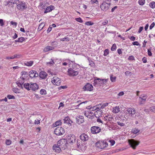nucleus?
I'll use <instances>...</instances> for the list:
<instances>
[{
	"instance_id": "1",
	"label": "nucleus",
	"mask_w": 155,
	"mask_h": 155,
	"mask_svg": "<svg viewBox=\"0 0 155 155\" xmlns=\"http://www.w3.org/2000/svg\"><path fill=\"white\" fill-rule=\"evenodd\" d=\"M16 5V8L18 10L23 11L28 8L27 4L23 1L18 0Z\"/></svg>"
},
{
	"instance_id": "2",
	"label": "nucleus",
	"mask_w": 155,
	"mask_h": 155,
	"mask_svg": "<svg viewBox=\"0 0 155 155\" xmlns=\"http://www.w3.org/2000/svg\"><path fill=\"white\" fill-rule=\"evenodd\" d=\"M95 146L98 149H108V143L107 141H98L95 143Z\"/></svg>"
},
{
	"instance_id": "3",
	"label": "nucleus",
	"mask_w": 155,
	"mask_h": 155,
	"mask_svg": "<svg viewBox=\"0 0 155 155\" xmlns=\"http://www.w3.org/2000/svg\"><path fill=\"white\" fill-rule=\"evenodd\" d=\"M136 110L134 108L129 107L126 109L125 110L124 113L125 116H126L127 118H131V117H134L135 115Z\"/></svg>"
},
{
	"instance_id": "4",
	"label": "nucleus",
	"mask_w": 155,
	"mask_h": 155,
	"mask_svg": "<svg viewBox=\"0 0 155 155\" xmlns=\"http://www.w3.org/2000/svg\"><path fill=\"white\" fill-rule=\"evenodd\" d=\"M67 72L68 75L71 77L76 76L79 74L78 69L75 67L69 68Z\"/></svg>"
},
{
	"instance_id": "5",
	"label": "nucleus",
	"mask_w": 155,
	"mask_h": 155,
	"mask_svg": "<svg viewBox=\"0 0 155 155\" xmlns=\"http://www.w3.org/2000/svg\"><path fill=\"white\" fill-rule=\"evenodd\" d=\"M68 143L67 140L62 139L59 140L57 142V145L61 149L64 150L67 147Z\"/></svg>"
},
{
	"instance_id": "6",
	"label": "nucleus",
	"mask_w": 155,
	"mask_h": 155,
	"mask_svg": "<svg viewBox=\"0 0 155 155\" xmlns=\"http://www.w3.org/2000/svg\"><path fill=\"white\" fill-rule=\"evenodd\" d=\"M54 132L57 135H61L64 133L65 130L63 128L59 127L54 129Z\"/></svg>"
},
{
	"instance_id": "7",
	"label": "nucleus",
	"mask_w": 155,
	"mask_h": 155,
	"mask_svg": "<svg viewBox=\"0 0 155 155\" xmlns=\"http://www.w3.org/2000/svg\"><path fill=\"white\" fill-rule=\"evenodd\" d=\"M110 5V3H107L105 1H104L100 5V8L101 10L106 12L109 9Z\"/></svg>"
},
{
	"instance_id": "8",
	"label": "nucleus",
	"mask_w": 155,
	"mask_h": 155,
	"mask_svg": "<svg viewBox=\"0 0 155 155\" xmlns=\"http://www.w3.org/2000/svg\"><path fill=\"white\" fill-rule=\"evenodd\" d=\"M51 82L54 85L58 86L61 83L60 79L56 76H55L51 79Z\"/></svg>"
},
{
	"instance_id": "9",
	"label": "nucleus",
	"mask_w": 155,
	"mask_h": 155,
	"mask_svg": "<svg viewBox=\"0 0 155 155\" xmlns=\"http://www.w3.org/2000/svg\"><path fill=\"white\" fill-rule=\"evenodd\" d=\"M129 144L131 147L134 149H135L136 147L139 144L140 142L133 139L130 140H128Z\"/></svg>"
},
{
	"instance_id": "10",
	"label": "nucleus",
	"mask_w": 155,
	"mask_h": 155,
	"mask_svg": "<svg viewBox=\"0 0 155 155\" xmlns=\"http://www.w3.org/2000/svg\"><path fill=\"white\" fill-rule=\"evenodd\" d=\"M67 142L69 143H73L75 142V137L74 135L70 134L67 137Z\"/></svg>"
},
{
	"instance_id": "11",
	"label": "nucleus",
	"mask_w": 155,
	"mask_h": 155,
	"mask_svg": "<svg viewBox=\"0 0 155 155\" xmlns=\"http://www.w3.org/2000/svg\"><path fill=\"white\" fill-rule=\"evenodd\" d=\"M84 115L87 118L92 119L94 117V114L92 112L87 110L84 112Z\"/></svg>"
},
{
	"instance_id": "12",
	"label": "nucleus",
	"mask_w": 155,
	"mask_h": 155,
	"mask_svg": "<svg viewBox=\"0 0 155 155\" xmlns=\"http://www.w3.org/2000/svg\"><path fill=\"white\" fill-rule=\"evenodd\" d=\"M91 133L93 134L99 133L101 131L100 127L96 126L92 127L91 128Z\"/></svg>"
},
{
	"instance_id": "13",
	"label": "nucleus",
	"mask_w": 155,
	"mask_h": 155,
	"mask_svg": "<svg viewBox=\"0 0 155 155\" xmlns=\"http://www.w3.org/2000/svg\"><path fill=\"white\" fill-rule=\"evenodd\" d=\"M82 89L84 91H91L93 89V87L92 85L89 84L87 83L82 88Z\"/></svg>"
},
{
	"instance_id": "14",
	"label": "nucleus",
	"mask_w": 155,
	"mask_h": 155,
	"mask_svg": "<svg viewBox=\"0 0 155 155\" xmlns=\"http://www.w3.org/2000/svg\"><path fill=\"white\" fill-rule=\"evenodd\" d=\"M76 122L79 124L83 123L84 121V118L82 116H77L76 118Z\"/></svg>"
},
{
	"instance_id": "15",
	"label": "nucleus",
	"mask_w": 155,
	"mask_h": 155,
	"mask_svg": "<svg viewBox=\"0 0 155 155\" xmlns=\"http://www.w3.org/2000/svg\"><path fill=\"white\" fill-rule=\"evenodd\" d=\"M38 87V85L36 83H31L30 84V90L35 91L37 90Z\"/></svg>"
},
{
	"instance_id": "16",
	"label": "nucleus",
	"mask_w": 155,
	"mask_h": 155,
	"mask_svg": "<svg viewBox=\"0 0 155 155\" xmlns=\"http://www.w3.org/2000/svg\"><path fill=\"white\" fill-rule=\"evenodd\" d=\"M29 75L31 78H33L38 77V74L36 71L32 70L29 72Z\"/></svg>"
},
{
	"instance_id": "17",
	"label": "nucleus",
	"mask_w": 155,
	"mask_h": 155,
	"mask_svg": "<svg viewBox=\"0 0 155 155\" xmlns=\"http://www.w3.org/2000/svg\"><path fill=\"white\" fill-rule=\"evenodd\" d=\"M113 119V117L112 115L110 114H107L105 116L104 118V120L106 121H111Z\"/></svg>"
},
{
	"instance_id": "18",
	"label": "nucleus",
	"mask_w": 155,
	"mask_h": 155,
	"mask_svg": "<svg viewBox=\"0 0 155 155\" xmlns=\"http://www.w3.org/2000/svg\"><path fill=\"white\" fill-rule=\"evenodd\" d=\"M48 74L44 71H41L39 74V76L42 79H45L47 78Z\"/></svg>"
},
{
	"instance_id": "19",
	"label": "nucleus",
	"mask_w": 155,
	"mask_h": 155,
	"mask_svg": "<svg viewBox=\"0 0 155 155\" xmlns=\"http://www.w3.org/2000/svg\"><path fill=\"white\" fill-rule=\"evenodd\" d=\"M53 149L57 153H59L61 151V148L58 145L55 144L53 146Z\"/></svg>"
},
{
	"instance_id": "20",
	"label": "nucleus",
	"mask_w": 155,
	"mask_h": 155,
	"mask_svg": "<svg viewBox=\"0 0 155 155\" xmlns=\"http://www.w3.org/2000/svg\"><path fill=\"white\" fill-rule=\"evenodd\" d=\"M81 139L84 141H86L88 139V136L85 134H81L80 136Z\"/></svg>"
},
{
	"instance_id": "21",
	"label": "nucleus",
	"mask_w": 155,
	"mask_h": 155,
	"mask_svg": "<svg viewBox=\"0 0 155 155\" xmlns=\"http://www.w3.org/2000/svg\"><path fill=\"white\" fill-rule=\"evenodd\" d=\"M54 7L53 5H51L48 7L44 12L45 13L50 12L54 9Z\"/></svg>"
},
{
	"instance_id": "22",
	"label": "nucleus",
	"mask_w": 155,
	"mask_h": 155,
	"mask_svg": "<svg viewBox=\"0 0 155 155\" xmlns=\"http://www.w3.org/2000/svg\"><path fill=\"white\" fill-rule=\"evenodd\" d=\"M102 111L101 110L99 109L97 110L94 113V116L97 118H99L101 116Z\"/></svg>"
},
{
	"instance_id": "23",
	"label": "nucleus",
	"mask_w": 155,
	"mask_h": 155,
	"mask_svg": "<svg viewBox=\"0 0 155 155\" xmlns=\"http://www.w3.org/2000/svg\"><path fill=\"white\" fill-rule=\"evenodd\" d=\"M54 48L53 47L48 46L45 47L43 49L44 52H46L49 51L54 49Z\"/></svg>"
},
{
	"instance_id": "24",
	"label": "nucleus",
	"mask_w": 155,
	"mask_h": 155,
	"mask_svg": "<svg viewBox=\"0 0 155 155\" xmlns=\"http://www.w3.org/2000/svg\"><path fill=\"white\" fill-rule=\"evenodd\" d=\"M77 146H78V147L82 151H84L85 150L86 148V146L84 144V145H83L82 144H79L78 143L77 144Z\"/></svg>"
},
{
	"instance_id": "25",
	"label": "nucleus",
	"mask_w": 155,
	"mask_h": 155,
	"mask_svg": "<svg viewBox=\"0 0 155 155\" xmlns=\"http://www.w3.org/2000/svg\"><path fill=\"white\" fill-rule=\"evenodd\" d=\"M24 83V80L21 79L19 80L17 82L18 86L21 88L22 87V85Z\"/></svg>"
},
{
	"instance_id": "26",
	"label": "nucleus",
	"mask_w": 155,
	"mask_h": 155,
	"mask_svg": "<svg viewBox=\"0 0 155 155\" xmlns=\"http://www.w3.org/2000/svg\"><path fill=\"white\" fill-rule=\"evenodd\" d=\"M103 81H104V82H106L107 81V80L104 79L102 80L99 78H98L97 79L95 80L94 81V82L97 84H100L101 82H102Z\"/></svg>"
},
{
	"instance_id": "27",
	"label": "nucleus",
	"mask_w": 155,
	"mask_h": 155,
	"mask_svg": "<svg viewBox=\"0 0 155 155\" xmlns=\"http://www.w3.org/2000/svg\"><path fill=\"white\" fill-rule=\"evenodd\" d=\"M108 143V148H109L111 146H112L114 145V144L115 143V141L112 140H110L108 141H107Z\"/></svg>"
},
{
	"instance_id": "28",
	"label": "nucleus",
	"mask_w": 155,
	"mask_h": 155,
	"mask_svg": "<svg viewBox=\"0 0 155 155\" xmlns=\"http://www.w3.org/2000/svg\"><path fill=\"white\" fill-rule=\"evenodd\" d=\"M120 111L119 107L117 106L113 107L112 112L114 113H116L119 112Z\"/></svg>"
},
{
	"instance_id": "29",
	"label": "nucleus",
	"mask_w": 155,
	"mask_h": 155,
	"mask_svg": "<svg viewBox=\"0 0 155 155\" xmlns=\"http://www.w3.org/2000/svg\"><path fill=\"white\" fill-rule=\"evenodd\" d=\"M147 96L146 95H141L139 97V99L141 100H142L143 101L145 102L146 101L147 98Z\"/></svg>"
},
{
	"instance_id": "30",
	"label": "nucleus",
	"mask_w": 155,
	"mask_h": 155,
	"mask_svg": "<svg viewBox=\"0 0 155 155\" xmlns=\"http://www.w3.org/2000/svg\"><path fill=\"white\" fill-rule=\"evenodd\" d=\"M33 62V61H29L26 62L24 63V64H25V65L26 66L30 67V66H31L32 65Z\"/></svg>"
},
{
	"instance_id": "31",
	"label": "nucleus",
	"mask_w": 155,
	"mask_h": 155,
	"mask_svg": "<svg viewBox=\"0 0 155 155\" xmlns=\"http://www.w3.org/2000/svg\"><path fill=\"white\" fill-rule=\"evenodd\" d=\"M131 132L134 134H137L140 132V130L138 128H134L132 129Z\"/></svg>"
},
{
	"instance_id": "32",
	"label": "nucleus",
	"mask_w": 155,
	"mask_h": 155,
	"mask_svg": "<svg viewBox=\"0 0 155 155\" xmlns=\"http://www.w3.org/2000/svg\"><path fill=\"white\" fill-rule=\"evenodd\" d=\"M64 123L67 124H70L71 121L70 120L68 117H66L64 119Z\"/></svg>"
},
{
	"instance_id": "33",
	"label": "nucleus",
	"mask_w": 155,
	"mask_h": 155,
	"mask_svg": "<svg viewBox=\"0 0 155 155\" xmlns=\"http://www.w3.org/2000/svg\"><path fill=\"white\" fill-rule=\"evenodd\" d=\"M30 84L28 83H25L23 85L24 88L28 91L30 90Z\"/></svg>"
},
{
	"instance_id": "34",
	"label": "nucleus",
	"mask_w": 155,
	"mask_h": 155,
	"mask_svg": "<svg viewBox=\"0 0 155 155\" xmlns=\"http://www.w3.org/2000/svg\"><path fill=\"white\" fill-rule=\"evenodd\" d=\"M87 102V101H85L84 102H81V101L80 100L78 101L77 102H76V104H78L77 105V106L78 107V106L83 104H85Z\"/></svg>"
},
{
	"instance_id": "35",
	"label": "nucleus",
	"mask_w": 155,
	"mask_h": 155,
	"mask_svg": "<svg viewBox=\"0 0 155 155\" xmlns=\"http://www.w3.org/2000/svg\"><path fill=\"white\" fill-rule=\"evenodd\" d=\"M91 2L92 4H96L97 6L99 5V2L98 0H91Z\"/></svg>"
},
{
	"instance_id": "36",
	"label": "nucleus",
	"mask_w": 155,
	"mask_h": 155,
	"mask_svg": "<svg viewBox=\"0 0 155 155\" xmlns=\"http://www.w3.org/2000/svg\"><path fill=\"white\" fill-rule=\"evenodd\" d=\"M18 1V0H8V4L11 3L15 4H17V2Z\"/></svg>"
},
{
	"instance_id": "37",
	"label": "nucleus",
	"mask_w": 155,
	"mask_h": 155,
	"mask_svg": "<svg viewBox=\"0 0 155 155\" xmlns=\"http://www.w3.org/2000/svg\"><path fill=\"white\" fill-rule=\"evenodd\" d=\"M45 25L44 23H41L39 25L38 28V30L40 31L44 27Z\"/></svg>"
},
{
	"instance_id": "38",
	"label": "nucleus",
	"mask_w": 155,
	"mask_h": 155,
	"mask_svg": "<svg viewBox=\"0 0 155 155\" xmlns=\"http://www.w3.org/2000/svg\"><path fill=\"white\" fill-rule=\"evenodd\" d=\"M62 124V122L61 120H58L55 122L54 124V126H57L61 125Z\"/></svg>"
},
{
	"instance_id": "39",
	"label": "nucleus",
	"mask_w": 155,
	"mask_h": 155,
	"mask_svg": "<svg viewBox=\"0 0 155 155\" xmlns=\"http://www.w3.org/2000/svg\"><path fill=\"white\" fill-rule=\"evenodd\" d=\"M54 64L53 60L51 59V61L47 63V65H52Z\"/></svg>"
},
{
	"instance_id": "40",
	"label": "nucleus",
	"mask_w": 155,
	"mask_h": 155,
	"mask_svg": "<svg viewBox=\"0 0 155 155\" xmlns=\"http://www.w3.org/2000/svg\"><path fill=\"white\" fill-rule=\"evenodd\" d=\"M150 6L152 8H155V2H152L150 3Z\"/></svg>"
},
{
	"instance_id": "41",
	"label": "nucleus",
	"mask_w": 155,
	"mask_h": 155,
	"mask_svg": "<svg viewBox=\"0 0 155 155\" xmlns=\"http://www.w3.org/2000/svg\"><path fill=\"white\" fill-rule=\"evenodd\" d=\"M145 0H139L138 1L139 4L141 5H143L145 4Z\"/></svg>"
},
{
	"instance_id": "42",
	"label": "nucleus",
	"mask_w": 155,
	"mask_h": 155,
	"mask_svg": "<svg viewBox=\"0 0 155 155\" xmlns=\"http://www.w3.org/2000/svg\"><path fill=\"white\" fill-rule=\"evenodd\" d=\"M116 77H113L112 75L110 76V79L112 82H115L116 81Z\"/></svg>"
},
{
	"instance_id": "43",
	"label": "nucleus",
	"mask_w": 155,
	"mask_h": 155,
	"mask_svg": "<svg viewBox=\"0 0 155 155\" xmlns=\"http://www.w3.org/2000/svg\"><path fill=\"white\" fill-rule=\"evenodd\" d=\"M40 93L41 95L45 94L47 93L46 90L43 89L40 90Z\"/></svg>"
},
{
	"instance_id": "44",
	"label": "nucleus",
	"mask_w": 155,
	"mask_h": 155,
	"mask_svg": "<svg viewBox=\"0 0 155 155\" xmlns=\"http://www.w3.org/2000/svg\"><path fill=\"white\" fill-rule=\"evenodd\" d=\"M150 109L151 112L155 113V105L150 107Z\"/></svg>"
},
{
	"instance_id": "45",
	"label": "nucleus",
	"mask_w": 155,
	"mask_h": 155,
	"mask_svg": "<svg viewBox=\"0 0 155 155\" xmlns=\"http://www.w3.org/2000/svg\"><path fill=\"white\" fill-rule=\"evenodd\" d=\"M75 20L79 22L80 23H82L83 22V20L80 17L76 18H75Z\"/></svg>"
},
{
	"instance_id": "46",
	"label": "nucleus",
	"mask_w": 155,
	"mask_h": 155,
	"mask_svg": "<svg viewBox=\"0 0 155 155\" xmlns=\"http://www.w3.org/2000/svg\"><path fill=\"white\" fill-rule=\"evenodd\" d=\"M109 53V51L108 49H106L104 51V56H107Z\"/></svg>"
},
{
	"instance_id": "47",
	"label": "nucleus",
	"mask_w": 155,
	"mask_h": 155,
	"mask_svg": "<svg viewBox=\"0 0 155 155\" xmlns=\"http://www.w3.org/2000/svg\"><path fill=\"white\" fill-rule=\"evenodd\" d=\"M70 40V39L69 38L67 37H65L63 38H61V41H69Z\"/></svg>"
},
{
	"instance_id": "48",
	"label": "nucleus",
	"mask_w": 155,
	"mask_h": 155,
	"mask_svg": "<svg viewBox=\"0 0 155 155\" xmlns=\"http://www.w3.org/2000/svg\"><path fill=\"white\" fill-rule=\"evenodd\" d=\"M117 48V47L116 46V45L115 44H113L112 45V46L111 48V50L112 51H114L116 50Z\"/></svg>"
},
{
	"instance_id": "49",
	"label": "nucleus",
	"mask_w": 155,
	"mask_h": 155,
	"mask_svg": "<svg viewBox=\"0 0 155 155\" xmlns=\"http://www.w3.org/2000/svg\"><path fill=\"white\" fill-rule=\"evenodd\" d=\"M94 24L93 23L91 22V21H88L85 22V25L89 26L92 25Z\"/></svg>"
},
{
	"instance_id": "50",
	"label": "nucleus",
	"mask_w": 155,
	"mask_h": 155,
	"mask_svg": "<svg viewBox=\"0 0 155 155\" xmlns=\"http://www.w3.org/2000/svg\"><path fill=\"white\" fill-rule=\"evenodd\" d=\"M25 40V38L23 37H21L18 38V41H19V42H22Z\"/></svg>"
},
{
	"instance_id": "51",
	"label": "nucleus",
	"mask_w": 155,
	"mask_h": 155,
	"mask_svg": "<svg viewBox=\"0 0 155 155\" xmlns=\"http://www.w3.org/2000/svg\"><path fill=\"white\" fill-rule=\"evenodd\" d=\"M7 97L9 99H15V97L13 95H8L7 96Z\"/></svg>"
},
{
	"instance_id": "52",
	"label": "nucleus",
	"mask_w": 155,
	"mask_h": 155,
	"mask_svg": "<svg viewBox=\"0 0 155 155\" xmlns=\"http://www.w3.org/2000/svg\"><path fill=\"white\" fill-rule=\"evenodd\" d=\"M13 91L15 93H19V89L16 88H14L13 90Z\"/></svg>"
},
{
	"instance_id": "53",
	"label": "nucleus",
	"mask_w": 155,
	"mask_h": 155,
	"mask_svg": "<svg viewBox=\"0 0 155 155\" xmlns=\"http://www.w3.org/2000/svg\"><path fill=\"white\" fill-rule=\"evenodd\" d=\"M117 124L121 127H123L125 126V124L121 123L120 121L117 122Z\"/></svg>"
},
{
	"instance_id": "54",
	"label": "nucleus",
	"mask_w": 155,
	"mask_h": 155,
	"mask_svg": "<svg viewBox=\"0 0 155 155\" xmlns=\"http://www.w3.org/2000/svg\"><path fill=\"white\" fill-rule=\"evenodd\" d=\"M11 141L9 140H7L6 141V144L7 145H9L11 143Z\"/></svg>"
},
{
	"instance_id": "55",
	"label": "nucleus",
	"mask_w": 155,
	"mask_h": 155,
	"mask_svg": "<svg viewBox=\"0 0 155 155\" xmlns=\"http://www.w3.org/2000/svg\"><path fill=\"white\" fill-rule=\"evenodd\" d=\"M147 53H148V54L149 56H152V53L151 52V49H148Z\"/></svg>"
},
{
	"instance_id": "56",
	"label": "nucleus",
	"mask_w": 155,
	"mask_h": 155,
	"mask_svg": "<svg viewBox=\"0 0 155 155\" xmlns=\"http://www.w3.org/2000/svg\"><path fill=\"white\" fill-rule=\"evenodd\" d=\"M21 56V55L20 54H15L13 56L14 58H19Z\"/></svg>"
},
{
	"instance_id": "57",
	"label": "nucleus",
	"mask_w": 155,
	"mask_h": 155,
	"mask_svg": "<svg viewBox=\"0 0 155 155\" xmlns=\"http://www.w3.org/2000/svg\"><path fill=\"white\" fill-rule=\"evenodd\" d=\"M155 26V23L154 22H153L151 24V25H150V29H152L153 27Z\"/></svg>"
},
{
	"instance_id": "58",
	"label": "nucleus",
	"mask_w": 155,
	"mask_h": 155,
	"mask_svg": "<svg viewBox=\"0 0 155 155\" xmlns=\"http://www.w3.org/2000/svg\"><path fill=\"white\" fill-rule=\"evenodd\" d=\"M144 111L146 112L147 114H149L150 112V108L149 109L145 108L144 109Z\"/></svg>"
},
{
	"instance_id": "59",
	"label": "nucleus",
	"mask_w": 155,
	"mask_h": 155,
	"mask_svg": "<svg viewBox=\"0 0 155 155\" xmlns=\"http://www.w3.org/2000/svg\"><path fill=\"white\" fill-rule=\"evenodd\" d=\"M10 24L12 25H15V27H16L17 25V22L13 21H11Z\"/></svg>"
},
{
	"instance_id": "60",
	"label": "nucleus",
	"mask_w": 155,
	"mask_h": 155,
	"mask_svg": "<svg viewBox=\"0 0 155 155\" xmlns=\"http://www.w3.org/2000/svg\"><path fill=\"white\" fill-rule=\"evenodd\" d=\"M128 59L129 60H134V57L132 55L129 56Z\"/></svg>"
},
{
	"instance_id": "61",
	"label": "nucleus",
	"mask_w": 155,
	"mask_h": 155,
	"mask_svg": "<svg viewBox=\"0 0 155 155\" xmlns=\"http://www.w3.org/2000/svg\"><path fill=\"white\" fill-rule=\"evenodd\" d=\"M108 23V21L107 20H106L102 22V25H104L107 24Z\"/></svg>"
},
{
	"instance_id": "62",
	"label": "nucleus",
	"mask_w": 155,
	"mask_h": 155,
	"mask_svg": "<svg viewBox=\"0 0 155 155\" xmlns=\"http://www.w3.org/2000/svg\"><path fill=\"white\" fill-rule=\"evenodd\" d=\"M40 123V120H35V124H38Z\"/></svg>"
},
{
	"instance_id": "63",
	"label": "nucleus",
	"mask_w": 155,
	"mask_h": 155,
	"mask_svg": "<svg viewBox=\"0 0 155 155\" xmlns=\"http://www.w3.org/2000/svg\"><path fill=\"white\" fill-rule=\"evenodd\" d=\"M108 104V103H103V104L102 105V107L103 108H104V107L107 106Z\"/></svg>"
},
{
	"instance_id": "64",
	"label": "nucleus",
	"mask_w": 155,
	"mask_h": 155,
	"mask_svg": "<svg viewBox=\"0 0 155 155\" xmlns=\"http://www.w3.org/2000/svg\"><path fill=\"white\" fill-rule=\"evenodd\" d=\"M132 44L134 45H136L137 46L138 45H139V43L137 41L134 42L132 43Z\"/></svg>"
}]
</instances>
